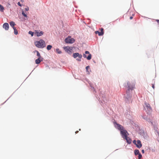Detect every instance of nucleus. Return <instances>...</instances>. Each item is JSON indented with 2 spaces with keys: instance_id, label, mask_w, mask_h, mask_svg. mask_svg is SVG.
<instances>
[{
  "instance_id": "f257e3e1",
  "label": "nucleus",
  "mask_w": 159,
  "mask_h": 159,
  "mask_svg": "<svg viewBox=\"0 0 159 159\" xmlns=\"http://www.w3.org/2000/svg\"><path fill=\"white\" fill-rule=\"evenodd\" d=\"M114 124L115 127L120 131V134L122 138L123 139L126 138V137L128 135V133L126 130L124 129L123 127L121 125L118 124L116 122H114Z\"/></svg>"
},
{
  "instance_id": "f03ea898",
  "label": "nucleus",
  "mask_w": 159,
  "mask_h": 159,
  "mask_svg": "<svg viewBox=\"0 0 159 159\" xmlns=\"http://www.w3.org/2000/svg\"><path fill=\"white\" fill-rule=\"evenodd\" d=\"M35 46L39 48H43L46 47L45 42L42 39L39 41H36L34 43Z\"/></svg>"
},
{
  "instance_id": "7ed1b4c3",
  "label": "nucleus",
  "mask_w": 159,
  "mask_h": 159,
  "mask_svg": "<svg viewBox=\"0 0 159 159\" xmlns=\"http://www.w3.org/2000/svg\"><path fill=\"white\" fill-rule=\"evenodd\" d=\"M128 88L130 89L132 91L134 88L135 82V81H128L127 83Z\"/></svg>"
},
{
  "instance_id": "20e7f679",
  "label": "nucleus",
  "mask_w": 159,
  "mask_h": 159,
  "mask_svg": "<svg viewBox=\"0 0 159 159\" xmlns=\"http://www.w3.org/2000/svg\"><path fill=\"white\" fill-rule=\"evenodd\" d=\"M75 41L73 38H71L69 36L65 40V42L67 43H73Z\"/></svg>"
},
{
  "instance_id": "39448f33",
  "label": "nucleus",
  "mask_w": 159,
  "mask_h": 159,
  "mask_svg": "<svg viewBox=\"0 0 159 159\" xmlns=\"http://www.w3.org/2000/svg\"><path fill=\"white\" fill-rule=\"evenodd\" d=\"M83 56L85 58H86L88 60H90L91 58L92 55L88 51H86L85 52V54H83Z\"/></svg>"
},
{
  "instance_id": "423d86ee",
  "label": "nucleus",
  "mask_w": 159,
  "mask_h": 159,
  "mask_svg": "<svg viewBox=\"0 0 159 159\" xmlns=\"http://www.w3.org/2000/svg\"><path fill=\"white\" fill-rule=\"evenodd\" d=\"M64 50L69 54H71L72 53V47H71L66 46L64 47L63 48Z\"/></svg>"
},
{
  "instance_id": "0eeeda50",
  "label": "nucleus",
  "mask_w": 159,
  "mask_h": 159,
  "mask_svg": "<svg viewBox=\"0 0 159 159\" xmlns=\"http://www.w3.org/2000/svg\"><path fill=\"white\" fill-rule=\"evenodd\" d=\"M103 29L102 28L100 29V31H97L95 32L96 34H98L99 36H102L104 34Z\"/></svg>"
},
{
  "instance_id": "6e6552de",
  "label": "nucleus",
  "mask_w": 159,
  "mask_h": 159,
  "mask_svg": "<svg viewBox=\"0 0 159 159\" xmlns=\"http://www.w3.org/2000/svg\"><path fill=\"white\" fill-rule=\"evenodd\" d=\"M73 57L74 58H76L78 57L80 58H81L82 57V55L81 54H79V53L76 52L73 54Z\"/></svg>"
},
{
  "instance_id": "1a4fd4ad",
  "label": "nucleus",
  "mask_w": 159,
  "mask_h": 159,
  "mask_svg": "<svg viewBox=\"0 0 159 159\" xmlns=\"http://www.w3.org/2000/svg\"><path fill=\"white\" fill-rule=\"evenodd\" d=\"M145 105L146 107L149 111H152V108L148 103L147 102H145Z\"/></svg>"
},
{
  "instance_id": "9d476101",
  "label": "nucleus",
  "mask_w": 159,
  "mask_h": 159,
  "mask_svg": "<svg viewBox=\"0 0 159 159\" xmlns=\"http://www.w3.org/2000/svg\"><path fill=\"white\" fill-rule=\"evenodd\" d=\"M3 27L6 30H8L9 28V25L7 23H4L3 25Z\"/></svg>"
},
{
  "instance_id": "9b49d317",
  "label": "nucleus",
  "mask_w": 159,
  "mask_h": 159,
  "mask_svg": "<svg viewBox=\"0 0 159 159\" xmlns=\"http://www.w3.org/2000/svg\"><path fill=\"white\" fill-rule=\"evenodd\" d=\"M35 34H36V35L38 37L40 36L43 34V33L42 31H41L40 32H39L38 30H35Z\"/></svg>"
},
{
  "instance_id": "f8f14e48",
  "label": "nucleus",
  "mask_w": 159,
  "mask_h": 159,
  "mask_svg": "<svg viewBox=\"0 0 159 159\" xmlns=\"http://www.w3.org/2000/svg\"><path fill=\"white\" fill-rule=\"evenodd\" d=\"M137 147L139 148H141L142 146V144L141 143V142L140 140H138L137 141V143H135Z\"/></svg>"
},
{
  "instance_id": "ddd939ff",
  "label": "nucleus",
  "mask_w": 159,
  "mask_h": 159,
  "mask_svg": "<svg viewBox=\"0 0 159 159\" xmlns=\"http://www.w3.org/2000/svg\"><path fill=\"white\" fill-rule=\"evenodd\" d=\"M124 139H126L128 143L130 144L131 143V140L129 138L127 137V136L126 137V138H125Z\"/></svg>"
},
{
  "instance_id": "4468645a",
  "label": "nucleus",
  "mask_w": 159,
  "mask_h": 159,
  "mask_svg": "<svg viewBox=\"0 0 159 159\" xmlns=\"http://www.w3.org/2000/svg\"><path fill=\"white\" fill-rule=\"evenodd\" d=\"M42 61V60H41V58H38V59L35 60V62L36 64H39Z\"/></svg>"
},
{
  "instance_id": "2eb2a0df",
  "label": "nucleus",
  "mask_w": 159,
  "mask_h": 159,
  "mask_svg": "<svg viewBox=\"0 0 159 159\" xmlns=\"http://www.w3.org/2000/svg\"><path fill=\"white\" fill-rule=\"evenodd\" d=\"M10 25L13 29V27H15L14 26L16 25L15 23L13 21H11L10 23Z\"/></svg>"
},
{
  "instance_id": "dca6fc26",
  "label": "nucleus",
  "mask_w": 159,
  "mask_h": 159,
  "mask_svg": "<svg viewBox=\"0 0 159 159\" xmlns=\"http://www.w3.org/2000/svg\"><path fill=\"white\" fill-rule=\"evenodd\" d=\"M56 52L58 54H61L62 52L60 50L59 48H57L56 49Z\"/></svg>"
},
{
  "instance_id": "f3484780",
  "label": "nucleus",
  "mask_w": 159,
  "mask_h": 159,
  "mask_svg": "<svg viewBox=\"0 0 159 159\" xmlns=\"http://www.w3.org/2000/svg\"><path fill=\"white\" fill-rule=\"evenodd\" d=\"M140 153L139 151L138 150H135L134 151V154L135 155H139Z\"/></svg>"
},
{
  "instance_id": "a211bd4d",
  "label": "nucleus",
  "mask_w": 159,
  "mask_h": 159,
  "mask_svg": "<svg viewBox=\"0 0 159 159\" xmlns=\"http://www.w3.org/2000/svg\"><path fill=\"white\" fill-rule=\"evenodd\" d=\"M35 52L37 53V56L39 57L38 58H41V56L39 52L37 51H35Z\"/></svg>"
},
{
  "instance_id": "6ab92c4d",
  "label": "nucleus",
  "mask_w": 159,
  "mask_h": 159,
  "mask_svg": "<svg viewBox=\"0 0 159 159\" xmlns=\"http://www.w3.org/2000/svg\"><path fill=\"white\" fill-rule=\"evenodd\" d=\"M4 10V8L0 4V11L1 12H3Z\"/></svg>"
},
{
  "instance_id": "aec40b11",
  "label": "nucleus",
  "mask_w": 159,
  "mask_h": 159,
  "mask_svg": "<svg viewBox=\"0 0 159 159\" xmlns=\"http://www.w3.org/2000/svg\"><path fill=\"white\" fill-rule=\"evenodd\" d=\"M52 48V46L51 45H48L47 46V49L48 50H51Z\"/></svg>"
},
{
  "instance_id": "412c9836",
  "label": "nucleus",
  "mask_w": 159,
  "mask_h": 159,
  "mask_svg": "<svg viewBox=\"0 0 159 159\" xmlns=\"http://www.w3.org/2000/svg\"><path fill=\"white\" fill-rule=\"evenodd\" d=\"M14 30V33L15 34H18V31L16 30V27H13V29Z\"/></svg>"
},
{
  "instance_id": "4be33fe9",
  "label": "nucleus",
  "mask_w": 159,
  "mask_h": 159,
  "mask_svg": "<svg viewBox=\"0 0 159 159\" xmlns=\"http://www.w3.org/2000/svg\"><path fill=\"white\" fill-rule=\"evenodd\" d=\"M130 89L128 88L126 90V93L128 95H129L130 94Z\"/></svg>"
},
{
  "instance_id": "5701e85b",
  "label": "nucleus",
  "mask_w": 159,
  "mask_h": 159,
  "mask_svg": "<svg viewBox=\"0 0 159 159\" xmlns=\"http://www.w3.org/2000/svg\"><path fill=\"white\" fill-rule=\"evenodd\" d=\"M143 119H144V120H148V118H147V116H146L145 115H144V116H143Z\"/></svg>"
},
{
  "instance_id": "b1692460",
  "label": "nucleus",
  "mask_w": 159,
  "mask_h": 159,
  "mask_svg": "<svg viewBox=\"0 0 159 159\" xmlns=\"http://www.w3.org/2000/svg\"><path fill=\"white\" fill-rule=\"evenodd\" d=\"M22 14L25 17H26L27 16L26 14L24 12V11H22Z\"/></svg>"
},
{
  "instance_id": "393cba45",
  "label": "nucleus",
  "mask_w": 159,
  "mask_h": 159,
  "mask_svg": "<svg viewBox=\"0 0 159 159\" xmlns=\"http://www.w3.org/2000/svg\"><path fill=\"white\" fill-rule=\"evenodd\" d=\"M29 34H31L32 36H33L34 35V33L32 31H29Z\"/></svg>"
},
{
  "instance_id": "a878e982",
  "label": "nucleus",
  "mask_w": 159,
  "mask_h": 159,
  "mask_svg": "<svg viewBox=\"0 0 159 159\" xmlns=\"http://www.w3.org/2000/svg\"><path fill=\"white\" fill-rule=\"evenodd\" d=\"M142 157V155L140 153L139 154V156H138V158L139 159H140Z\"/></svg>"
},
{
  "instance_id": "bb28decb",
  "label": "nucleus",
  "mask_w": 159,
  "mask_h": 159,
  "mask_svg": "<svg viewBox=\"0 0 159 159\" xmlns=\"http://www.w3.org/2000/svg\"><path fill=\"white\" fill-rule=\"evenodd\" d=\"M89 68V66H87L86 67V69L87 70H88Z\"/></svg>"
},
{
  "instance_id": "cd10ccee",
  "label": "nucleus",
  "mask_w": 159,
  "mask_h": 159,
  "mask_svg": "<svg viewBox=\"0 0 159 159\" xmlns=\"http://www.w3.org/2000/svg\"><path fill=\"white\" fill-rule=\"evenodd\" d=\"M17 4L18 5H19V6H21V4H20V2H18V3H17Z\"/></svg>"
},
{
  "instance_id": "c85d7f7f",
  "label": "nucleus",
  "mask_w": 159,
  "mask_h": 159,
  "mask_svg": "<svg viewBox=\"0 0 159 159\" xmlns=\"http://www.w3.org/2000/svg\"><path fill=\"white\" fill-rule=\"evenodd\" d=\"M155 20L158 23V24L159 25V20Z\"/></svg>"
},
{
  "instance_id": "c756f323",
  "label": "nucleus",
  "mask_w": 159,
  "mask_h": 159,
  "mask_svg": "<svg viewBox=\"0 0 159 159\" xmlns=\"http://www.w3.org/2000/svg\"><path fill=\"white\" fill-rule=\"evenodd\" d=\"M25 10L26 11H28L29 10V7H27V8H25Z\"/></svg>"
},
{
  "instance_id": "7c9ffc66",
  "label": "nucleus",
  "mask_w": 159,
  "mask_h": 159,
  "mask_svg": "<svg viewBox=\"0 0 159 159\" xmlns=\"http://www.w3.org/2000/svg\"><path fill=\"white\" fill-rule=\"evenodd\" d=\"M133 143H134L135 144V143H136V141L135 140H134L133 141Z\"/></svg>"
},
{
  "instance_id": "2f4dec72",
  "label": "nucleus",
  "mask_w": 159,
  "mask_h": 159,
  "mask_svg": "<svg viewBox=\"0 0 159 159\" xmlns=\"http://www.w3.org/2000/svg\"><path fill=\"white\" fill-rule=\"evenodd\" d=\"M81 58H80V59H77L76 60L78 61H81V59H80Z\"/></svg>"
},
{
  "instance_id": "473e14b6",
  "label": "nucleus",
  "mask_w": 159,
  "mask_h": 159,
  "mask_svg": "<svg viewBox=\"0 0 159 159\" xmlns=\"http://www.w3.org/2000/svg\"><path fill=\"white\" fill-rule=\"evenodd\" d=\"M152 88L154 89V84H152Z\"/></svg>"
},
{
  "instance_id": "72a5a7b5",
  "label": "nucleus",
  "mask_w": 159,
  "mask_h": 159,
  "mask_svg": "<svg viewBox=\"0 0 159 159\" xmlns=\"http://www.w3.org/2000/svg\"><path fill=\"white\" fill-rule=\"evenodd\" d=\"M133 16H130V17H129V19H130V20H131V19H133Z\"/></svg>"
},
{
  "instance_id": "f704fd0d",
  "label": "nucleus",
  "mask_w": 159,
  "mask_h": 159,
  "mask_svg": "<svg viewBox=\"0 0 159 159\" xmlns=\"http://www.w3.org/2000/svg\"><path fill=\"white\" fill-rule=\"evenodd\" d=\"M142 153H144V150H142Z\"/></svg>"
},
{
  "instance_id": "c9c22d12",
  "label": "nucleus",
  "mask_w": 159,
  "mask_h": 159,
  "mask_svg": "<svg viewBox=\"0 0 159 159\" xmlns=\"http://www.w3.org/2000/svg\"><path fill=\"white\" fill-rule=\"evenodd\" d=\"M79 132V131H76L75 132V133L76 134H77V133H78Z\"/></svg>"
},
{
  "instance_id": "e433bc0d",
  "label": "nucleus",
  "mask_w": 159,
  "mask_h": 159,
  "mask_svg": "<svg viewBox=\"0 0 159 159\" xmlns=\"http://www.w3.org/2000/svg\"><path fill=\"white\" fill-rule=\"evenodd\" d=\"M8 5H10V4L9 3H8Z\"/></svg>"
},
{
  "instance_id": "4c0bfd02",
  "label": "nucleus",
  "mask_w": 159,
  "mask_h": 159,
  "mask_svg": "<svg viewBox=\"0 0 159 159\" xmlns=\"http://www.w3.org/2000/svg\"><path fill=\"white\" fill-rule=\"evenodd\" d=\"M79 130L80 131V130H81V129H79Z\"/></svg>"
}]
</instances>
